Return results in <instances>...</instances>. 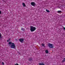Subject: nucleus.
<instances>
[{
  "label": "nucleus",
  "instance_id": "f257e3e1",
  "mask_svg": "<svg viewBox=\"0 0 65 65\" xmlns=\"http://www.w3.org/2000/svg\"><path fill=\"white\" fill-rule=\"evenodd\" d=\"M30 30L31 32H33L36 30V28L35 27H34L32 26H30Z\"/></svg>",
  "mask_w": 65,
  "mask_h": 65
},
{
  "label": "nucleus",
  "instance_id": "f03ea898",
  "mask_svg": "<svg viewBox=\"0 0 65 65\" xmlns=\"http://www.w3.org/2000/svg\"><path fill=\"white\" fill-rule=\"evenodd\" d=\"M11 48H14L15 49V44L13 43H12V44H11L10 46Z\"/></svg>",
  "mask_w": 65,
  "mask_h": 65
},
{
  "label": "nucleus",
  "instance_id": "7ed1b4c3",
  "mask_svg": "<svg viewBox=\"0 0 65 65\" xmlns=\"http://www.w3.org/2000/svg\"><path fill=\"white\" fill-rule=\"evenodd\" d=\"M48 46L50 48H53V46L52 44H51L49 43L48 45Z\"/></svg>",
  "mask_w": 65,
  "mask_h": 65
},
{
  "label": "nucleus",
  "instance_id": "20e7f679",
  "mask_svg": "<svg viewBox=\"0 0 65 65\" xmlns=\"http://www.w3.org/2000/svg\"><path fill=\"white\" fill-rule=\"evenodd\" d=\"M31 5H32V6H35V5H36L35 3H34V2H32L31 3Z\"/></svg>",
  "mask_w": 65,
  "mask_h": 65
},
{
  "label": "nucleus",
  "instance_id": "39448f33",
  "mask_svg": "<svg viewBox=\"0 0 65 65\" xmlns=\"http://www.w3.org/2000/svg\"><path fill=\"white\" fill-rule=\"evenodd\" d=\"M19 40L21 43H23V42L24 41V39H22L21 38H20L19 39Z\"/></svg>",
  "mask_w": 65,
  "mask_h": 65
},
{
  "label": "nucleus",
  "instance_id": "423d86ee",
  "mask_svg": "<svg viewBox=\"0 0 65 65\" xmlns=\"http://www.w3.org/2000/svg\"><path fill=\"white\" fill-rule=\"evenodd\" d=\"M28 60L29 61H31L32 60V57H29L28 58Z\"/></svg>",
  "mask_w": 65,
  "mask_h": 65
},
{
  "label": "nucleus",
  "instance_id": "0eeeda50",
  "mask_svg": "<svg viewBox=\"0 0 65 65\" xmlns=\"http://www.w3.org/2000/svg\"><path fill=\"white\" fill-rule=\"evenodd\" d=\"M22 5H23V7H26V5H25V4L24 3H22Z\"/></svg>",
  "mask_w": 65,
  "mask_h": 65
},
{
  "label": "nucleus",
  "instance_id": "6e6552de",
  "mask_svg": "<svg viewBox=\"0 0 65 65\" xmlns=\"http://www.w3.org/2000/svg\"><path fill=\"white\" fill-rule=\"evenodd\" d=\"M2 35L1 33H0V40H1V38H2V36H1Z\"/></svg>",
  "mask_w": 65,
  "mask_h": 65
},
{
  "label": "nucleus",
  "instance_id": "1a4fd4ad",
  "mask_svg": "<svg viewBox=\"0 0 65 65\" xmlns=\"http://www.w3.org/2000/svg\"><path fill=\"white\" fill-rule=\"evenodd\" d=\"M45 52L46 54H48V50H47L45 51Z\"/></svg>",
  "mask_w": 65,
  "mask_h": 65
},
{
  "label": "nucleus",
  "instance_id": "9d476101",
  "mask_svg": "<svg viewBox=\"0 0 65 65\" xmlns=\"http://www.w3.org/2000/svg\"><path fill=\"white\" fill-rule=\"evenodd\" d=\"M12 43L11 42H9V44H12Z\"/></svg>",
  "mask_w": 65,
  "mask_h": 65
},
{
  "label": "nucleus",
  "instance_id": "9b49d317",
  "mask_svg": "<svg viewBox=\"0 0 65 65\" xmlns=\"http://www.w3.org/2000/svg\"><path fill=\"white\" fill-rule=\"evenodd\" d=\"M57 12L58 13H61L62 11H58Z\"/></svg>",
  "mask_w": 65,
  "mask_h": 65
},
{
  "label": "nucleus",
  "instance_id": "f8f14e48",
  "mask_svg": "<svg viewBox=\"0 0 65 65\" xmlns=\"http://www.w3.org/2000/svg\"><path fill=\"white\" fill-rule=\"evenodd\" d=\"M21 30L24 31H25V29H24V28H21Z\"/></svg>",
  "mask_w": 65,
  "mask_h": 65
},
{
  "label": "nucleus",
  "instance_id": "ddd939ff",
  "mask_svg": "<svg viewBox=\"0 0 65 65\" xmlns=\"http://www.w3.org/2000/svg\"><path fill=\"white\" fill-rule=\"evenodd\" d=\"M10 41V39L9 38V39L8 40H7V42H8V41Z\"/></svg>",
  "mask_w": 65,
  "mask_h": 65
},
{
  "label": "nucleus",
  "instance_id": "4468645a",
  "mask_svg": "<svg viewBox=\"0 0 65 65\" xmlns=\"http://www.w3.org/2000/svg\"><path fill=\"white\" fill-rule=\"evenodd\" d=\"M46 11L47 12H50V11L48 10H47V9L46 10Z\"/></svg>",
  "mask_w": 65,
  "mask_h": 65
},
{
  "label": "nucleus",
  "instance_id": "2eb2a0df",
  "mask_svg": "<svg viewBox=\"0 0 65 65\" xmlns=\"http://www.w3.org/2000/svg\"><path fill=\"white\" fill-rule=\"evenodd\" d=\"M42 46H44V44H42Z\"/></svg>",
  "mask_w": 65,
  "mask_h": 65
},
{
  "label": "nucleus",
  "instance_id": "dca6fc26",
  "mask_svg": "<svg viewBox=\"0 0 65 65\" xmlns=\"http://www.w3.org/2000/svg\"><path fill=\"white\" fill-rule=\"evenodd\" d=\"M65 62V60H62V63H63V62Z\"/></svg>",
  "mask_w": 65,
  "mask_h": 65
},
{
  "label": "nucleus",
  "instance_id": "f3484780",
  "mask_svg": "<svg viewBox=\"0 0 65 65\" xmlns=\"http://www.w3.org/2000/svg\"><path fill=\"white\" fill-rule=\"evenodd\" d=\"M2 64L3 65H4V63L3 62H2Z\"/></svg>",
  "mask_w": 65,
  "mask_h": 65
},
{
  "label": "nucleus",
  "instance_id": "a211bd4d",
  "mask_svg": "<svg viewBox=\"0 0 65 65\" xmlns=\"http://www.w3.org/2000/svg\"><path fill=\"white\" fill-rule=\"evenodd\" d=\"M63 29L64 30H65V28L64 27H63Z\"/></svg>",
  "mask_w": 65,
  "mask_h": 65
},
{
  "label": "nucleus",
  "instance_id": "6ab92c4d",
  "mask_svg": "<svg viewBox=\"0 0 65 65\" xmlns=\"http://www.w3.org/2000/svg\"><path fill=\"white\" fill-rule=\"evenodd\" d=\"M1 11H0V14H1Z\"/></svg>",
  "mask_w": 65,
  "mask_h": 65
},
{
  "label": "nucleus",
  "instance_id": "aec40b11",
  "mask_svg": "<svg viewBox=\"0 0 65 65\" xmlns=\"http://www.w3.org/2000/svg\"><path fill=\"white\" fill-rule=\"evenodd\" d=\"M63 60H64V61H65V58H63Z\"/></svg>",
  "mask_w": 65,
  "mask_h": 65
},
{
  "label": "nucleus",
  "instance_id": "412c9836",
  "mask_svg": "<svg viewBox=\"0 0 65 65\" xmlns=\"http://www.w3.org/2000/svg\"><path fill=\"white\" fill-rule=\"evenodd\" d=\"M15 40L16 41H18V40L17 39H15Z\"/></svg>",
  "mask_w": 65,
  "mask_h": 65
},
{
  "label": "nucleus",
  "instance_id": "4be33fe9",
  "mask_svg": "<svg viewBox=\"0 0 65 65\" xmlns=\"http://www.w3.org/2000/svg\"><path fill=\"white\" fill-rule=\"evenodd\" d=\"M9 46H10L9 45Z\"/></svg>",
  "mask_w": 65,
  "mask_h": 65
},
{
  "label": "nucleus",
  "instance_id": "5701e85b",
  "mask_svg": "<svg viewBox=\"0 0 65 65\" xmlns=\"http://www.w3.org/2000/svg\"><path fill=\"white\" fill-rule=\"evenodd\" d=\"M9 46H10L9 45Z\"/></svg>",
  "mask_w": 65,
  "mask_h": 65
}]
</instances>
